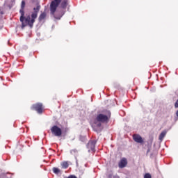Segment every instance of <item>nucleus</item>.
Returning <instances> with one entry per match:
<instances>
[{
    "instance_id": "f257e3e1",
    "label": "nucleus",
    "mask_w": 178,
    "mask_h": 178,
    "mask_svg": "<svg viewBox=\"0 0 178 178\" xmlns=\"http://www.w3.org/2000/svg\"><path fill=\"white\" fill-rule=\"evenodd\" d=\"M111 119V111H104L102 113H99L95 119L94 123L92 127L95 131H101L102 130V123H108Z\"/></svg>"
},
{
    "instance_id": "f03ea898",
    "label": "nucleus",
    "mask_w": 178,
    "mask_h": 178,
    "mask_svg": "<svg viewBox=\"0 0 178 178\" xmlns=\"http://www.w3.org/2000/svg\"><path fill=\"white\" fill-rule=\"evenodd\" d=\"M32 3H33V11L31 12V16L28 15L26 17V23L29 24V26L33 27L34 26V23L35 22V19H37L38 16V13L41 9V6L40 5V2L38 0H30Z\"/></svg>"
},
{
    "instance_id": "7ed1b4c3",
    "label": "nucleus",
    "mask_w": 178,
    "mask_h": 178,
    "mask_svg": "<svg viewBox=\"0 0 178 178\" xmlns=\"http://www.w3.org/2000/svg\"><path fill=\"white\" fill-rule=\"evenodd\" d=\"M62 2V0H54L51 1L50 4V13L52 15L55 19H58L60 20V19L65 15V10H57L58 6H59L60 3Z\"/></svg>"
},
{
    "instance_id": "20e7f679",
    "label": "nucleus",
    "mask_w": 178,
    "mask_h": 178,
    "mask_svg": "<svg viewBox=\"0 0 178 178\" xmlns=\"http://www.w3.org/2000/svg\"><path fill=\"white\" fill-rule=\"evenodd\" d=\"M26 6V1H22V4H21V9L19 10V13H21V17H20V22H22V28L26 27V26H29V24L26 22V17H24V8Z\"/></svg>"
},
{
    "instance_id": "39448f33",
    "label": "nucleus",
    "mask_w": 178,
    "mask_h": 178,
    "mask_svg": "<svg viewBox=\"0 0 178 178\" xmlns=\"http://www.w3.org/2000/svg\"><path fill=\"white\" fill-rule=\"evenodd\" d=\"M51 131L56 137H60L62 136V129L58 126L54 125L51 128Z\"/></svg>"
},
{
    "instance_id": "423d86ee",
    "label": "nucleus",
    "mask_w": 178,
    "mask_h": 178,
    "mask_svg": "<svg viewBox=\"0 0 178 178\" xmlns=\"http://www.w3.org/2000/svg\"><path fill=\"white\" fill-rule=\"evenodd\" d=\"M95 144L97 142L95 140H90L87 145V148L88 149V152H95Z\"/></svg>"
},
{
    "instance_id": "0eeeda50",
    "label": "nucleus",
    "mask_w": 178,
    "mask_h": 178,
    "mask_svg": "<svg viewBox=\"0 0 178 178\" xmlns=\"http://www.w3.org/2000/svg\"><path fill=\"white\" fill-rule=\"evenodd\" d=\"M32 108H33V109L36 111V112H38V113H42V109H43L42 104L38 103V104H33Z\"/></svg>"
},
{
    "instance_id": "6e6552de",
    "label": "nucleus",
    "mask_w": 178,
    "mask_h": 178,
    "mask_svg": "<svg viewBox=\"0 0 178 178\" xmlns=\"http://www.w3.org/2000/svg\"><path fill=\"white\" fill-rule=\"evenodd\" d=\"M133 140L138 144H143L144 143V139L140 136L139 134H134L133 135Z\"/></svg>"
},
{
    "instance_id": "1a4fd4ad",
    "label": "nucleus",
    "mask_w": 178,
    "mask_h": 178,
    "mask_svg": "<svg viewBox=\"0 0 178 178\" xmlns=\"http://www.w3.org/2000/svg\"><path fill=\"white\" fill-rule=\"evenodd\" d=\"M127 159H126V158H123L120 161L118 166H119V168H120L122 169L123 168H125V166H127Z\"/></svg>"
},
{
    "instance_id": "9d476101",
    "label": "nucleus",
    "mask_w": 178,
    "mask_h": 178,
    "mask_svg": "<svg viewBox=\"0 0 178 178\" xmlns=\"http://www.w3.org/2000/svg\"><path fill=\"white\" fill-rule=\"evenodd\" d=\"M46 18H47V13L43 12L38 17V20L39 22H42L43 20H45Z\"/></svg>"
},
{
    "instance_id": "9b49d317",
    "label": "nucleus",
    "mask_w": 178,
    "mask_h": 178,
    "mask_svg": "<svg viewBox=\"0 0 178 178\" xmlns=\"http://www.w3.org/2000/svg\"><path fill=\"white\" fill-rule=\"evenodd\" d=\"M165 136H166V131H163L160 134L159 140H160V141H162L163 138H165Z\"/></svg>"
},
{
    "instance_id": "f8f14e48",
    "label": "nucleus",
    "mask_w": 178,
    "mask_h": 178,
    "mask_svg": "<svg viewBox=\"0 0 178 178\" xmlns=\"http://www.w3.org/2000/svg\"><path fill=\"white\" fill-rule=\"evenodd\" d=\"M63 169H67L69 168V163L67 161H64L61 163Z\"/></svg>"
},
{
    "instance_id": "ddd939ff",
    "label": "nucleus",
    "mask_w": 178,
    "mask_h": 178,
    "mask_svg": "<svg viewBox=\"0 0 178 178\" xmlns=\"http://www.w3.org/2000/svg\"><path fill=\"white\" fill-rule=\"evenodd\" d=\"M66 6H67V0H64L61 3L62 9H66Z\"/></svg>"
},
{
    "instance_id": "4468645a",
    "label": "nucleus",
    "mask_w": 178,
    "mask_h": 178,
    "mask_svg": "<svg viewBox=\"0 0 178 178\" xmlns=\"http://www.w3.org/2000/svg\"><path fill=\"white\" fill-rule=\"evenodd\" d=\"M70 154L72 155H77V154H79V150H77V149H73L70 150Z\"/></svg>"
},
{
    "instance_id": "2eb2a0df",
    "label": "nucleus",
    "mask_w": 178,
    "mask_h": 178,
    "mask_svg": "<svg viewBox=\"0 0 178 178\" xmlns=\"http://www.w3.org/2000/svg\"><path fill=\"white\" fill-rule=\"evenodd\" d=\"M53 172L56 175H59V173H60V170H59L58 168H53Z\"/></svg>"
},
{
    "instance_id": "dca6fc26",
    "label": "nucleus",
    "mask_w": 178,
    "mask_h": 178,
    "mask_svg": "<svg viewBox=\"0 0 178 178\" xmlns=\"http://www.w3.org/2000/svg\"><path fill=\"white\" fill-rule=\"evenodd\" d=\"M144 178H151V174H145Z\"/></svg>"
},
{
    "instance_id": "f3484780",
    "label": "nucleus",
    "mask_w": 178,
    "mask_h": 178,
    "mask_svg": "<svg viewBox=\"0 0 178 178\" xmlns=\"http://www.w3.org/2000/svg\"><path fill=\"white\" fill-rule=\"evenodd\" d=\"M0 178H8V177H6V174H1L0 175Z\"/></svg>"
},
{
    "instance_id": "a211bd4d",
    "label": "nucleus",
    "mask_w": 178,
    "mask_h": 178,
    "mask_svg": "<svg viewBox=\"0 0 178 178\" xmlns=\"http://www.w3.org/2000/svg\"><path fill=\"white\" fill-rule=\"evenodd\" d=\"M175 108H178V99H177V101L175 102Z\"/></svg>"
},
{
    "instance_id": "6ab92c4d",
    "label": "nucleus",
    "mask_w": 178,
    "mask_h": 178,
    "mask_svg": "<svg viewBox=\"0 0 178 178\" xmlns=\"http://www.w3.org/2000/svg\"><path fill=\"white\" fill-rule=\"evenodd\" d=\"M147 152H149V149L147 150Z\"/></svg>"
}]
</instances>
